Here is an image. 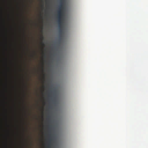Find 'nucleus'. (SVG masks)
Masks as SVG:
<instances>
[{
    "mask_svg": "<svg viewBox=\"0 0 148 148\" xmlns=\"http://www.w3.org/2000/svg\"><path fill=\"white\" fill-rule=\"evenodd\" d=\"M64 9L63 6V2H60V4L59 6V9L58 11V14H59V15H61V14H63V10Z\"/></svg>",
    "mask_w": 148,
    "mask_h": 148,
    "instance_id": "1",
    "label": "nucleus"
},
{
    "mask_svg": "<svg viewBox=\"0 0 148 148\" xmlns=\"http://www.w3.org/2000/svg\"><path fill=\"white\" fill-rule=\"evenodd\" d=\"M63 15L64 14H61L60 15H59V14H57V17L58 19V22L59 27H61L62 25V18Z\"/></svg>",
    "mask_w": 148,
    "mask_h": 148,
    "instance_id": "2",
    "label": "nucleus"
},
{
    "mask_svg": "<svg viewBox=\"0 0 148 148\" xmlns=\"http://www.w3.org/2000/svg\"><path fill=\"white\" fill-rule=\"evenodd\" d=\"M51 138H49L48 140L49 143H48V146H47V147L48 148H50L51 147L50 143H51Z\"/></svg>",
    "mask_w": 148,
    "mask_h": 148,
    "instance_id": "3",
    "label": "nucleus"
},
{
    "mask_svg": "<svg viewBox=\"0 0 148 148\" xmlns=\"http://www.w3.org/2000/svg\"><path fill=\"white\" fill-rule=\"evenodd\" d=\"M59 27V34L60 35H61L62 33H63V30L62 29H61V27Z\"/></svg>",
    "mask_w": 148,
    "mask_h": 148,
    "instance_id": "4",
    "label": "nucleus"
},
{
    "mask_svg": "<svg viewBox=\"0 0 148 148\" xmlns=\"http://www.w3.org/2000/svg\"><path fill=\"white\" fill-rule=\"evenodd\" d=\"M41 40L42 41H43V40H44V37L42 36H41Z\"/></svg>",
    "mask_w": 148,
    "mask_h": 148,
    "instance_id": "5",
    "label": "nucleus"
},
{
    "mask_svg": "<svg viewBox=\"0 0 148 148\" xmlns=\"http://www.w3.org/2000/svg\"><path fill=\"white\" fill-rule=\"evenodd\" d=\"M41 44L43 46H45V44H44V43L43 42H41Z\"/></svg>",
    "mask_w": 148,
    "mask_h": 148,
    "instance_id": "6",
    "label": "nucleus"
},
{
    "mask_svg": "<svg viewBox=\"0 0 148 148\" xmlns=\"http://www.w3.org/2000/svg\"><path fill=\"white\" fill-rule=\"evenodd\" d=\"M64 0H60V2L62 1V2H63Z\"/></svg>",
    "mask_w": 148,
    "mask_h": 148,
    "instance_id": "7",
    "label": "nucleus"
},
{
    "mask_svg": "<svg viewBox=\"0 0 148 148\" xmlns=\"http://www.w3.org/2000/svg\"><path fill=\"white\" fill-rule=\"evenodd\" d=\"M44 54V56L45 57H46V56H45V54Z\"/></svg>",
    "mask_w": 148,
    "mask_h": 148,
    "instance_id": "8",
    "label": "nucleus"
}]
</instances>
